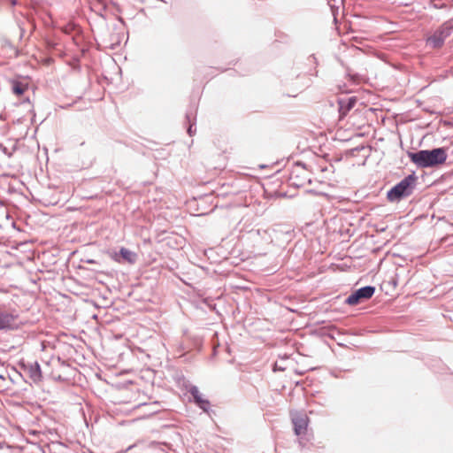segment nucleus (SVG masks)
Segmentation results:
<instances>
[{
    "mask_svg": "<svg viewBox=\"0 0 453 453\" xmlns=\"http://www.w3.org/2000/svg\"><path fill=\"white\" fill-rule=\"evenodd\" d=\"M408 157L418 167L426 168L443 164L447 159V153L444 149L438 148L432 150L408 152Z\"/></svg>",
    "mask_w": 453,
    "mask_h": 453,
    "instance_id": "nucleus-1",
    "label": "nucleus"
},
{
    "mask_svg": "<svg viewBox=\"0 0 453 453\" xmlns=\"http://www.w3.org/2000/svg\"><path fill=\"white\" fill-rule=\"evenodd\" d=\"M415 178L411 175L404 178L401 182L391 188L388 193V198L389 201H396L403 196H409L411 192V185L413 184Z\"/></svg>",
    "mask_w": 453,
    "mask_h": 453,
    "instance_id": "nucleus-2",
    "label": "nucleus"
},
{
    "mask_svg": "<svg viewBox=\"0 0 453 453\" xmlns=\"http://www.w3.org/2000/svg\"><path fill=\"white\" fill-rule=\"evenodd\" d=\"M375 288L373 287H364L353 294H351L346 300V303L349 305H356L359 303L362 300L370 299L374 294Z\"/></svg>",
    "mask_w": 453,
    "mask_h": 453,
    "instance_id": "nucleus-3",
    "label": "nucleus"
},
{
    "mask_svg": "<svg viewBox=\"0 0 453 453\" xmlns=\"http://www.w3.org/2000/svg\"><path fill=\"white\" fill-rule=\"evenodd\" d=\"M292 423L296 435L305 434L309 424V418L303 412H296L292 415Z\"/></svg>",
    "mask_w": 453,
    "mask_h": 453,
    "instance_id": "nucleus-4",
    "label": "nucleus"
},
{
    "mask_svg": "<svg viewBox=\"0 0 453 453\" xmlns=\"http://www.w3.org/2000/svg\"><path fill=\"white\" fill-rule=\"evenodd\" d=\"M449 35V28H440L427 39V43L430 44L433 48H440L443 44L445 38L448 37Z\"/></svg>",
    "mask_w": 453,
    "mask_h": 453,
    "instance_id": "nucleus-5",
    "label": "nucleus"
},
{
    "mask_svg": "<svg viewBox=\"0 0 453 453\" xmlns=\"http://www.w3.org/2000/svg\"><path fill=\"white\" fill-rule=\"evenodd\" d=\"M28 376L34 382H39L42 380V371L38 363H35L28 367Z\"/></svg>",
    "mask_w": 453,
    "mask_h": 453,
    "instance_id": "nucleus-6",
    "label": "nucleus"
},
{
    "mask_svg": "<svg viewBox=\"0 0 453 453\" xmlns=\"http://www.w3.org/2000/svg\"><path fill=\"white\" fill-rule=\"evenodd\" d=\"M14 320L15 318L12 314L0 311V329L10 327Z\"/></svg>",
    "mask_w": 453,
    "mask_h": 453,
    "instance_id": "nucleus-7",
    "label": "nucleus"
},
{
    "mask_svg": "<svg viewBox=\"0 0 453 453\" xmlns=\"http://www.w3.org/2000/svg\"><path fill=\"white\" fill-rule=\"evenodd\" d=\"M120 256L128 264H134L136 260V254L126 248L120 249Z\"/></svg>",
    "mask_w": 453,
    "mask_h": 453,
    "instance_id": "nucleus-8",
    "label": "nucleus"
},
{
    "mask_svg": "<svg viewBox=\"0 0 453 453\" xmlns=\"http://www.w3.org/2000/svg\"><path fill=\"white\" fill-rule=\"evenodd\" d=\"M27 89V85H24L19 81H13L12 83V92L17 96L23 95Z\"/></svg>",
    "mask_w": 453,
    "mask_h": 453,
    "instance_id": "nucleus-9",
    "label": "nucleus"
},
{
    "mask_svg": "<svg viewBox=\"0 0 453 453\" xmlns=\"http://www.w3.org/2000/svg\"><path fill=\"white\" fill-rule=\"evenodd\" d=\"M210 408L211 404L209 402L200 399V409H203L205 412L211 415Z\"/></svg>",
    "mask_w": 453,
    "mask_h": 453,
    "instance_id": "nucleus-10",
    "label": "nucleus"
},
{
    "mask_svg": "<svg viewBox=\"0 0 453 453\" xmlns=\"http://www.w3.org/2000/svg\"><path fill=\"white\" fill-rule=\"evenodd\" d=\"M110 257L111 259H113L115 262L117 263H121V256H120V252L119 253H117V252H111L110 254Z\"/></svg>",
    "mask_w": 453,
    "mask_h": 453,
    "instance_id": "nucleus-11",
    "label": "nucleus"
},
{
    "mask_svg": "<svg viewBox=\"0 0 453 453\" xmlns=\"http://www.w3.org/2000/svg\"><path fill=\"white\" fill-rule=\"evenodd\" d=\"M196 126L191 124L189 125L188 128V132L190 135H193L196 134Z\"/></svg>",
    "mask_w": 453,
    "mask_h": 453,
    "instance_id": "nucleus-12",
    "label": "nucleus"
},
{
    "mask_svg": "<svg viewBox=\"0 0 453 453\" xmlns=\"http://www.w3.org/2000/svg\"><path fill=\"white\" fill-rule=\"evenodd\" d=\"M193 396H194V400L196 403H198V395H196V393H193Z\"/></svg>",
    "mask_w": 453,
    "mask_h": 453,
    "instance_id": "nucleus-13",
    "label": "nucleus"
}]
</instances>
